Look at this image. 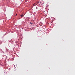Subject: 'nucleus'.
<instances>
[{
	"instance_id": "nucleus-1",
	"label": "nucleus",
	"mask_w": 75,
	"mask_h": 75,
	"mask_svg": "<svg viewBox=\"0 0 75 75\" xmlns=\"http://www.w3.org/2000/svg\"><path fill=\"white\" fill-rule=\"evenodd\" d=\"M36 5H37V3H35L33 4V6H36Z\"/></svg>"
},
{
	"instance_id": "nucleus-2",
	"label": "nucleus",
	"mask_w": 75,
	"mask_h": 75,
	"mask_svg": "<svg viewBox=\"0 0 75 75\" xmlns=\"http://www.w3.org/2000/svg\"><path fill=\"white\" fill-rule=\"evenodd\" d=\"M30 24H31V25H33V23H31V22H30Z\"/></svg>"
},
{
	"instance_id": "nucleus-3",
	"label": "nucleus",
	"mask_w": 75,
	"mask_h": 75,
	"mask_svg": "<svg viewBox=\"0 0 75 75\" xmlns=\"http://www.w3.org/2000/svg\"><path fill=\"white\" fill-rule=\"evenodd\" d=\"M23 15H21V17H23Z\"/></svg>"
},
{
	"instance_id": "nucleus-4",
	"label": "nucleus",
	"mask_w": 75,
	"mask_h": 75,
	"mask_svg": "<svg viewBox=\"0 0 75 75\" xmlns=\"http://www.w3.org/2000/svg\"><path fill=\"white\" fill-rule=\"evenodd\" d=\"M37 8H38L36 7V9H37Z\"/></svg>"
},
{
	"instance_id": "nucleus-5",
	"label": "nucleus",
	"mask_w": 75,
	"mask_h": 75,
	"mask_svg": "<svg viewBox=\"0 0 75 75\" xmlns=\"http://www.w3.org/2000/svg\"><path fill=\"white\" fill-rule=\"evenodd\" d=\"M17 16V14H16V16Z\"/></svg>"
}]
</instances>
